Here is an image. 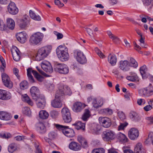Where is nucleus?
<instances>
[{
  "label": "nucleus",
  "mask_w": 153,
  "mask_h": 153,
  "mask_svg": "<svg viewBox=\"0 0 153 153\" xmlns=\"http://www.w3.org/2000/svg\"><path fill=\"white\" fill-rule=\"evenodd\" d=\"M56 53L58 58L62 62L67 61L69 59L68 48L65 45L59 46L56 49Z\"/></svg>",
  "instance_id": "nucleus-1"
},
{
  "label": "nucleus",
  "mask_w": 153,
  "mask_h": 153,
  "mask_svg": "<svg viewBox=\"0 0 153 153\" xmlns=\"http://www.w3.org/2000/svg\"><path fill=\"white\" fill-rule=\"evenodd\" d=\"M52 49L51 45L42 47L39 49V60H43L47 57L51 53Z\"/></svg>",
  "instance_id": "nucleus-2"
},
{
  "label": "nucleus",
  "mask_w": 153,
  "mask_h": 153,
  "mask_svg": "<svg viewBox=\"0 0 153 153\" xmlns=\"http://www.w3.org/2000/svg\"><path fill=\"white\" fill-rule=\"evenodd\" d=\"M55 126L57 128L61 130L62 133L67 137H72L74 135V130L69 128L68 126L56 124Z\"/></svg>",
  "instance_id": "nucleus-3"
},
{
  "label": "nucleus",
  "mask_w": 153,
  "mask_h": 153,
  "mask_svg": "<svg viewBox=\"0 0 153 153\" xmlns=\"http://www.w3.org/2000/svg\"><path fill=\"white\" fill-rule=\"evenodd\" d=\"M140 95L144 97H149L153 94V86L150 83L149 86L146 88L141 89L139 90Z\"/></svg>",
  "instance_id": "nucleus-4"
},
{
  "label": "nucleus",
  "mask_w": 153,
  "mask_h": 153,
  "mask_svg": "<svg viewBox=\"0 0 153 153\" xmlns=\"http://www.w3.org/2000/svg\"><path fill=\"white\" fill-rule=\"evenodd\" d=\"M55 71L60 74H66L69 72L68 67L65 65L60 63H56L54 68Z\"/></svg>",
  "instance_id": "nucleus-5"
},
{
  "label": "nucleus",
  "mask_w": 153,
  "mask_h": 153,
  "mask_svg": "<svg viewBox=\"0 0 153 153\" xmlns=\"http://www.w3.org/2000/svg\"><path fill=\"white\" fill-rule=\"evenodd\" d=\"M102 137L104 140L111 141L114 139L115 133L113 131L107 130L103 132Z\"/></svg>",
  "instance_id": "nucleus-6"
},
{
  "label": "nucleus",
  "mask_w": 153,
  "mask_h": 153,
  "mask_svg": "<svg viewBox=\"0 0 153 153\" xmlns=\"http://www.w3.org/2000/svg\"><path fill=\"white\" fill-rule=\"evenodd\" d=\"M27 75L28 80L31 83H33L35 82L33 77L32 75L33 74L34 77L38 80V73L36 71L33 70L31 68H29L27 69Z\"/></svg>",
  "instance_id": "nucleus-7"
},
{
  "label": "nucleus",
  "mask_w": 153,
  "mask_h": 153,
  "mask_svg": "<svg viewBox=\"0 0 153 153\" xmlns=\"http://www.w3.org/2000/svg\"><path fill=\"white\" fill-rule=\"evenodd\" d=\"M74 53L78 62L81 64L86 63L87 60L85 56L82 52L79 50H76L74 51Z\"/></svg>",
  "instance_id": "nucleus-8"
},
{
  "label": "nucleus",
  "mask_w": 153,
  "mask_h": 153,
  "mask_svg": "<svg viewBox=\"0 0 153 153\" xmlns=\"http://www.w3.org/2000/svg\"><path fill=\"white\" fill-rule=\"evenodd\" d=\"M2 79L4 85L9 88H11L13 87V83L10 80L8 75L5 73H3L1 75Z\"/></svg>",
  "instance_id": "nucleus-9"
},
{
  "label": "nucleus",
  "mask_w": 153,
  "mask_h": 153,
  "mask_svg": "<svg viewBox=\"0 0 153 153\" xmlns=\"http://www.w3.org/2000/svg\"><path fill=\"white\" fill-rule=\"evenodd\" d=\"M99 121L100 124L104 127L108 128L111 124V119L106 117H100Z\"/></svg>",
  "instance_id": "nucleus-10"
},
{
  "label": "nucleus",
  "mask_w": 153,
  "mask_h": 153,
  "mask_svg": "<svg viewBox=\"0 0 153 153\" xmlns=\"http://www.w3.org/2000/svg\"><path fill=\"white\" fill-rule=\"evenodd\" d=\"M18 22L20 27L24 28L30 24V20L28 16L25 15L22 19L18 20Z\"/></svg>",
  "instance_id": "nucleus-11"
},
{
  "label": "nucleus",
  "mask_w": 153,
  "mask_h": 153,
  "mask_svg": "<svg viewBox=\"0 0 153 153\" xmlns=\"http://www.w3.org/2000/svg\"><path fill=\"white\" fill-rule=\"evenodd\" d=\"M41 68L45 71L49 73L53 72V68L50 62L47 61H43L40 63Z\"/></svg>",
  "instance_id": "nucleus-12"
},
{
  "label": "nucleus",
  "mask_w": 153,
  "mask_h": 153,
  "mask_svg": "<svg viewBox=\"0 0 153 153\" xmlns=\"http://www.w3.org/2000/svg\"><path fill=\"white\" fill-rule=\"evenodd\" d=\"M139 135L138 130L134 128H131L128 131V136L132 140L137 139Z\"/></svg>",
  "instance_id": "nucleus-13"
},
{
  "label": "nucleus",
  "mask_w": 153,
  "mask_h": 153,
  "mask_svg": "<svg viewBox=\"0 0 153 153\" xmlns=\"http://www.w3.org/2000/svg\"><path fill=\"white\" fill-rule=\"evenodd\" d=\"M30 44L33 46L36 45L38 44V32L33 33L30 37L29 39Z\"/></svg>",
  "instance_id": "nucleus-14"
},
{
  "label": "nucleus",
  "mask_w": 153,
  "mask_h": 153,
  "mask_svg": "<svg viewBox=\"0 0 153 153\" xmlns=\"http://www.w3.org/2000/svg\"><path fill=\"white\" fill-rule=\"evenodd\" d=\"M11 95L9 92L0 89V99L2 100H7L10 99Z\"/></svg>",
  "instance_id": "nucleus-15"
},
{
  "label": "nucleus",
  "mask_w": 153,
  "mask_h": 153,
  "mask_svg": "<svg viewBox=\"0 0 153 153\" xmlns=\"http://www.w3.org/2000/svg\"><path fill=\"white\" fill-rule=\"evenodd\" d=\"M128 61L127 60H122L119 62V68L122 70L127 71L130 70Z\"/></svg>",
  "instance_id": "nucleus-16"
},
{
  "label": "nucleus",
  "mask_w": 153,
  "mask_h": 153,
  "mask_svg": "<svg viewBox=\"0 0 153 153\" xmlns=\"http://www.w3.org/2000/svg\"><path fill=\"white\" fill-rule=\"evenodd\" d=\"M8 10L9 12L13 15H15L18 12V9L13 2H11L8 6Z\"/></svg>",
  "instance_id": "nucleus-17"
},
{
  "label": "nucleus",
  "mask_w": 153,
  "mask_h": 153,
  "mask_svg": "<svg viewBox=\"0 0 153 153\" xmlns=\"http://www.w3.org/2000/svg\"><path fill=\"white\" fill-rule=\"evenodd\" d=\"M62 88H63L62 86H60L59 90L56 91L55 96V98L56 99L63 101L64 98L65 94L63 90H62Z\"/></svg>",
  "instance_id": "nucleus-18"
},
{
  "label": "nucleus",
  "mask_w": 153,
  "mask_h": 153,
  "mask_svg": "<svg viewBox=\"0 0 153 153\" xmlns=\"http://www.w3.org/2000/svg\"><path fill=\"white\" fill-rule=\"evenodd\" d=\"M27 35L25 32H21L18 33L16 36L17 40L20 42L23 43L26 41Z\"/></svg>",
  "instance_id": "nucleus-19"
},
{
  "label": "nucleus",
  "mask_w": 153,
  "mask_h": 153,
  "mask_svg": "<svg viewBox=\"0 0 153 153\" xmlns=\"http://www.w3.org/2000/svg\"><path fill=\"white\" fill-rule=\"evenodd\" d=\"M30 93L33 99L35 101L38 99V89L35 86L32 87L30 89Z\"/></svg>",
  "instance_id": "nucleus-20"
},
{
  "label": "nucleus",
  "mask_w": 153,
  "mask_h": 153,
  "mask_svg": "<svg viewBox=\"0 0 153 153\" xmlns=\"http://www.w3.org/2000/svg\"><path fill=\"white\" fill-rule=\"evenodd\" d=\"M11 114L6 111H0V119L6 121H8L12 118Z\"/></svg>",
  "instance_id": "nucleus-21"
},
{
  "label": "nucleus",
  "mask_w": 153,
  "mask_h": 153,
  "mask_svg": "<svg viewBox=\"0 0 153 153\" xmlns=\"http://www.w3.org/2000/svg\"><path fill=\"white\" fill-rule=\"evenodd\" d=\"M69 148L71 150L74 151H78L81 149L80 145L75 142H72L69 144Z\"/></svg>",
  "instance_id": "nucleus-22"
},
{
  "label": "nucleus",
  "mask_w": 153,
  "mask_h": 153,
  "mask_svg": "<svg viewBox=\"0 0 153 153\" xmlns=\"http://www.w3.org/2000/svg\"><path fill=\"white\" fill-rule=\"evenodd\" d=\"M12 53L13 59L16 61H18L20 58V53L19 49L15 47V49L12 51Z\"/></svg>",
  "instance_id": "nucleus-23"
},
{
  "label": "nucleus",
  "mask_w": 153,
  "mask_h": 153,
  "mask_svg": "<svg viewBox=\"0 0 153 153\" xmlns=\"http://www.w3.org/2000/svg\"><path fill=\"white\" fill-rule=\"evenodd\" d=\"M62 101L61 100L55 98V99L51 102V105L54 108H60L62 106Z\"/></svg>",
  "instance_id": "nucleus-24"
},
{
  "label": "nucleus",
  "mask_w": 153,
  "mask_h": 153,
  "mask_svg": "<svg viewBox=\"0 0 153 153\" xmlns=\"http://www.w3.org/2000/svg\"><path fill=\"white\" fill-rule=\"evenodd\" d=\"M83 108L82 104L80 102H75L73 105V110L76 112L80 111Z\"/></svg>",
  "instance_id": "nucleus-25"
},
{
  "label": "nucleus",
  "mask_w": 153,
  "mask_h": 153,
  "mask_svg": "<svg viewBox=\"0 0 153 153\" xmlns=\"http://www.w3.org/2000/svg\"><path fill=\"white\" fill-rule=\"evenodd\" d=\"M129 116L130 119L134 121H137L140 119V117L138 114L133 111H131Z\"/></svg>",
  "instance_id": "nucleus-26"
},
{
  "label": "nucleus",
  "mask_w": 153,
  "mask_h": 153,
  "mask_svg": "<svg viewBox=\"0 0 153 153\" xmlns=\"http://www.w3.org/2000/svg\"><path fill=\"white\" fill-rule=\"evenodd\" d=\"M72 125L74 126L75 128L77 130L81 129L83 131L85 130V124L80 121L73 124Z\"/></svg>",
  "instance_id": "nucleus-27"
},
{
  "label": "nucleus",
  "mask_w": 153,
  "mask_h": 153,
  "mask_svg": "<svg viewBox=\"0 0 153 153\" xmlns=\"http://www.w3.org/2000/svg\"><path fill=\"white\" fill-rule=\"evenodd\" d=\"M108 61L112 66H114L117 62L116 56L115 55H111V54H110L108 57Z\"/></svg>",
  "instance_id": "nucleus-28"
},
{
  "label": "nucleus",
  "mask_w": 153,
  "mask_h": 153,
  "mask_svg": "<svg viewBox=\"0 0 153 153\" xmlns=\"http://www.w3.org/2000/svg\"><path fill=\"white\" fill-rule=\"evenodd\" d=\"M109 38L115 43H117L120 41L119 38L117 36L112 34L110 31L107 32Z\"/></svg>",
  "instance_id": "nucleus-29"
},
{
  "label": "nucleus",
  "mask_w": 153,
  "mask_h": 153,
  "mask_svg": "<svg viewBox=\"0 0 153 153\" xmlns=\"http://www.w3.org/2000/svg\"><path fill=\"white\" fill-rule=\"evenodd\" d=\"M134 151L136 153H145V150L143 148L142 144L140 143H138L136 145Z\"/></svg>",
  "instance_id": "nucleus-30"
},
{
  "label": "nucleus",
  "mask_w": 153,
  "mask_h": 153,
  "mask_svg": "<svg viewBox=\"0 0 153 153\" xmlns=\"http://www.w3.org/2000/svg\"><path fill=\"white\" fill-rule=\"evenodd\" d=\"M7 27L10 29L13 30L14 29L15 23L14 21L11 19L8 18L7 20Z\"/></svg>",
  "instance_id": "nucleus-31"
},
{
  "label": "nucleus",
  "mask_w": 153,
  "mask_h": 153,
  "mask_svg": "<svg viewBox=\"0 0 153 153\" xmlns=\"http://www.w3.org/2000/svg\"><path fill=\"white\" fill-rule=\"evenodd\" d=\"M129 67H131L136 68L138 66V64L137 62L133 58L131 57L128 61Z\"/></svg>",
  "instance_id": "nucleus-32"
},
{
  "label": "nucleus",
  "mask_w": 153,
  "mask_h": 153,
  "mask_svg": "<svg viewBox=\"0 0 153 153\" xmlns=\"http://www.w3.org/2000/svg\"><path fill=\"white\" fill-rule=\"evenodd\" d=\"M39 116L40 118L42 119H46L48 118L49 114L45 110H41L39 112Z\"/></svg>",
  "instance_id": "nucleus-33"
},
{
  "label": "nucleus",
  "mask_w": 153,
  "mask_h": 153,
  "mask_svg": "<svg viewBox=\"0 0 153 153\" xmlns=\"http://www.w3.org/2000/svg\"><path fill=\"white\" fill-rule=\"evenodd\" d=\"M92 104L94 108H97L101 107L103 105V102L102 99L100 100L97 102L96 99L94 98L93 99Z\"/></svg>",
  "instance_id": "nucleus-34"
},
{
  "label": "nucleus",
  "mask_w": 153,
  "mask_h": 153,
  "mask_svg": "<svg viewBox=\"0 0 153 153\" xmlns=\"http://www.w3.org/2000/svg\"><path fill=\"white\" fill-rule=\"evenodd\" d=\"M140 73L143 79H146L147 77L146 73L147 71V68L146 65H143L141 67L140 69Z\"/></svg>",
  "instance_id": "nucleus-35"
},
{
  "label": "nucleus",
  "mask_w": 153,
  "mask_h": 153,
  "mask_svg": "<svg viewBox=\"0 0 153 153\" xmlns=\"http://www.w3.org/2000/svg\"><path fill=\"white\" fill-rule=\"evenodd\" d=\"M131 76H128L126 79L128 80L132 81H139L138 77L135 73H132Z\"/></svg>",
  "instance_id": "nucleus-36"
},
{
  "label": "nucleus",
  "mask_w": 153,
  "mask_h": 153,
  "mask_svg": "<svg viewBox=\"0 0 153 153\" xmlns=\"http://www.w3.org/2000/svg\"><path fill=\"white\" fill-rule=\"evenodd\" d=\"M17 146L15 143H11L9 146L8 148V152L10 153H13L16 150Z\"/></svg>",
  "instance_id": "nucleus-37"
},
{
  "label": "nucleus",
  "mask_w": 153,
  "mask_h": 153,
  "mask_svg": "<svg viewBox=\"0 0 153 153\" xmlns=\"http://www.w3.org/2000/svg\"><path fill=\"white\" fill-rule=\"evenodd\" d=\"M46 131V128L42 123H39V132L42 134L45 133Z\"/></svg>",
  "instance_id": "nucleus-38"
},
{
  "label": "nucleus",
  "mask_w": 153,
  "mask_h": 153,
  "mask_svg": "<svg viewBox=\"0 0 153 153\" xmlns=\"http://www.w3.org/2000/svg\"><path fill=\"white\" fill-rule=\"evenodd\" d=\"M22 97V100L23 101H24L30 105H33V103L27 94H25L23 95Z\"/></svg>",
  "instance_id": "nucleus-39"
},
{
  "label": "nucleus",
  "mask_w": 153,
  "mask_h": 153,
  "mask_svg": "<svg viewBox=\"0 0 153 153\" xmlns=\"http://www.w3.org/2000/svg\"><path fill=\"white\" fill-rule=\"evenodd\" d=\"M62 117L66 116L71 115V113L69 109L67 108H63L61 111Z\"/></svg>",
  "instance_id": "nucleus-40"
},
{
  "label": "nucleus",
  "mask_w": 153,
  "mask_h": 153,
  "mask_svg": "<svg viewBox=\"0 0 153 153\" xmlns=\"http://www.w3.org/2000/svg\"><path fill=\"white\" fill-rule=\"evenodd\" d=\"M62 117L66 116L71 115V113L69 109L67 108H63L61 111Z\"/></svg>",
  "instance_id": "nucleus-41"
},
{
  "label": "nucleus",
  "mask_w": 153,
  "mask_h": 153,
  "mask_svg": "<svg viewBox=\"0 0 153 153\" xmlns=\"http://www.w3.org/2000/svg\"><path fill=\"white\" fill-rule=\"evenodd\" d=\"M118 137L119 139L123 143H126L127 142L128 139L124 134L120 133L118 134Z\"/></svg>",
  "instance_id": "nucleus-42"
},
{
  "label": "nucleus",
  "mask_w": 153,
  "mask_h": 153,
  "mask_svg": "<svg viewBox=\"0 0 153 153\" xmlns=\"http://www.w3.org/2000/svg\"><path fill=\"white\" fill-rule=\"evenodd\" d=\"M28 83L25 80L22 81L20 84V87L22 90H25L28 88Z\"/></svg>",
  "instance_id": "nucleus-43"
},
{
  "label": "nucleus",
  "mask_w": 153,
  "mask_h": 153,
  "mask_svg": "<svg viewBox=\"0 0 153 153\" xmlns=\"http://www.w3.org/2000/svg\"><path fill=\"white\" fill-rule=\"evenodd\" d=\"M90 111L88 109H85V111L82 117V119L84 121H86L90 117Z\"/></svg>",
  "instance_id": "nucleus-44"
},
{
  "label": "nucleus",
  "mask_w": 153,
  "mask_h": 153,
  "mask_svg": "<svg viewBox=\"0 0 153 153\" xmlns=\"http://www.w3.org/2000/svg\"><path fill=\"white\" fill-rule=\"evenodd\" d=\"M22 111L23 114L27 116H30L31 114V111L28 107H25L23 108H22Z\"/></svg>",
  "instance_id": "nucleus-45"
},
{
  "label": "nucleus",
  "mask_w": 153,
  "mask_h": 153,
  "mask_svg": "<svg viewBox=\"0 0 153 153\" xmlns=\"http://www.w3.org/2000/svg\"><path fill=\"white\" fill-rule=\"evenodd\" d=\"M11 135L8 132H5L0 134V137L2 138L8 139L11 137Z\"/></svg>",
  "instance_id": "nucleus-46"
},
{
  "label": "nucleus",
  "mask_w": 153,
  "mask_h": 153,
  "mask_svg": "<svg viewBox=\"0 0 153 153\" xmlns=\"http://www.w3.org/2000/svg\"><path fill=\"white\" fill-rule=\"evenodd\" d=\"M62 86L63 88H62V90H63L64 92H65L68 95H70L71 94V91L70 88L67 85H61Z\"/></svg>",
  "instance_id": "nucleus-47"
},
{
  "label": "nucleus",
  "mask_w": 153,
  "mask_h": 153,
  "mask_svg": "<svg viewBox=\"0 0 153 153\" xmlns=\"http://www.w3.org/2000/svg\"><path fill=\"white\" fill-rule=\"evenodd\" d=\"M95 50L96 53L98 55L100 58L103 59L105 57V55L98 48H95Z\"/></svg>",
  "instance_id": "nucleus-48"
},
{
  "label": "nucleus",
  "mask_w": 153,
  "mask_h": 153,
  "mask_svg": "<svg viewBox=\"0 0 153 153\" xmlns=\"http://www.w3.org/2000/svg\"><path fill=\"white\" fill-rule=\"evenodd\" d=\"M62 119L64 122L67 123H70L72 120L71 115L66 116L65 117H63Z\"/></svg>",
  "instance_id": "nucleus-49"
},
{
  "label": "nucleus",
  "mask_w": 153,
  "mask_h": 153,
  "mask_svg": "<svg viewBox=\"0 0 153 153\" xmlns=\"http://www.w3.org/2000/svg\"><path fill=\"white\" fill-rule=\"evenodd\" d=\"M29 14L30 17L35 20L37 21L38 19V17L36 16L35 13L32 10H30L29 11Z\"/></svg>",
  "instance_id": "nucleus-50"
},
{
  "label": "nucleus",
  "mask_w": 153,
  "mask_h": 153,
  "mask_svg": "<svg viewBox=\"0 0 153 153\" xmlns=\"http://www.w3.org/2000/svg\"><path fill=\"white\" fill-rule=\"evenodd\" d=\"M101 111L104 114H111L113 113L112 110L110 109L107 108L101 110Z\"/></svg>",
  "instance_id": "nucleus-51"
},
{
  "label": "nucleus",
  "mask_w": 153,
  "mask_h": 153,
  "mask_svg": "<svg viewBox=\"0 0 153 153\" xmlns=\"http://www.w3.org/2000/svg\"><path fill=\"white\" fill-rule=\"evenodd\" d=\"M105 150L102 148H100L94 149L92 153H104Z\"/></svg>",
  "instance_id": "nucleus-52"
},
{
  "label": "nucleus",
  "mask_w": 153,
  "mask_h": 153,
  "mask_svg": "<svg viewBox=\"0 0 153 153\" xmlns=\"http://www.w3.org/2000/svg\"><path fill=\"white\" fill-rule=\"evenodd\" d=\"M7 27L4 24L3 21L0 19V30H4L7 29Z\"/></svg>",
  "instance_id": "nucleus-53"
},
{
  "label": "nucleus",
  "mask_w": 153,
  "mask_h": 153,
  "mask_svg": "<svg viewBox=\"0 0 153 153\" xmlns=\"http://www.w3.org/2000/svg\"><path fill=\"white\" fill-rule=\"evenodd\" d=\"M128 124V123L127 122L120 123V125L118 126V130H120L123 129Z\"/></svg>",
  "instance_id": "nucleus-54"
},
{
  "label": "nucleus",
  "mask_w": 153,
  "mask_h": 153,
  "mask_svg": "<svg viewBox=\"0 0 153 153\" xmlns=\"http://www.w3.org/2000/svg\"><path fill=\"white\" fill-rule=\"evenodd\" d=\"M118 115L119 118L121 120H123L126 118L124 114L122 111H119L118 113Z\"/></svg>",
  "instance_id": "nucleus-55"
},
{
  "label": "nucleus",
  "mask_w": 153,
  "mask_h": 153,
  "mask_svg": "<svg viewBox=\"0 0 153 153\" xmlns=\"http://www.w3.org/2000/svg\"><path fill=\"white\" fill-rule=\"evenodd\" d=\"M13 72L14 74L16 76L17 78L18 79H19L20 78V76L19 75V70L16 68H14L13 69Z\"/></svg>",
  "instance_id": "nucleus-56"
},
{
  "label": "nucleus",
  "mask_w": 153,
  "mask_h": 153,
  "mask_svg": "<svg viewBox=\"0 0 153 153\" xmlns=\"http://www.w3.org/2000/svg\"><path fill=\"white\" fill-rule=\"evenodd\" d=\"M47 86V88L50 91L53 90L54 88V85L52 83H48Z\"/></svg>",
  "instance_id": "nucleus-57"
},
{
  "label": "nucleus",
  "mask_w": 153,
  "mask_h": 153,
  "mask_svg": "<svg viewBox=\"0 0 153 153\" xmlns=\"http://www.w3.org/2000/svg\"><path fill=\"white\" fill-rule=\"evenodd\" d=\"M54 34L57 36V39H61L63 37V36L62 33L58 32L56 31H54Z\"/></svg>",
  "instance_id": "nucleus-58"
},
{
  "label": "nucleus",
  "mask_w": 153,
  "mask_h": 153,
  "mask_svg": "<svg viewBox=\"0 0 153 153\" xmlns=\"http://www.w3.org/2000/svg\"><path fill=\"white\" fill-rule=\"evenodd\" d=\"M24 136H17L15 137V139L17 141H21L25 138Z\"/></svg>",
  "instance_id": "nucleus-59"
},
{
  "label": "nucleus",
  "mask_w": 153,
  "mask_h": 153,
  "mask_svg": "<svg viewBox=\"0 0 153 153\" xmlns=\"http://www.w3.org/2000/svg\"><path fill=\"white\" fill-rule=\"evenodd\" d=\"M42 102H40L39 101V108H40L41 109H43L45 106L46 102L43 100Z\"/></svg>",
  "instance_id": "nucleus-60"
},
{
  "label": "nucleus",
  "mask_w": 153,
  "mask_h": 153,
  "mask_svg": "<svg viewBox=\"0 0 153 153\" xmlns=\"http://www.w3.org/2000/svg\"><path fill=\"white\" fill-rule=\"evenodd\" d=\"M77 140L78 142L81 144L85 140L83 137L81 136H79L78 137Z\"/></svg>",
  "instance_id": "nucleus-61"
},
{
  "label": "nucleus",
  "mask_w": 153,
  "mask_h": 153,
  "mask_svg": "<svg viewBox=\"0 0 153 153\" xmlns=\"http://www.w3.org/2000/svg\"><path fill=\"white\" fill-rule=\"evenodd\" d=\"M51 114L52 117H54L58 115V112L57 111L53 110L51 112Z\"/></svg>",
  "instance_id": "nucleus-62"
},
{
  "label": "nucleus",
  "mask_w": 153,
  "mask_h": 153,
  "mask_svg": "<svg viewBox=\"0 0 153 153\" xmlns=\"http://www.w3.org/2000/svg\"><path fill=\"white\" fill-rule=\"evenodd\" d=\"M81 144L82 147L84 148H86L88 147V143L86 140Z\"/></svg>",
  "instance_id": "nucleus-63"
},
{
  "label": "nucleus",
  "mask_w": 153,
  "mask_h": 153,
  "mask_svg": "<svg viewBox=\"0 0 153 153\" xmlns=\"http://www.w3.org/2000/svg\"><path fill=\"white\" fill-rule=\"evenodd\" d=\"M146 119L148 120V124L151 125L153 123V117H147Z\"/></svg>",
  "instance_id": "nucleus-64"
}]
</instances>
